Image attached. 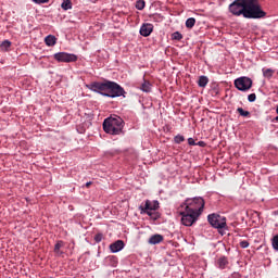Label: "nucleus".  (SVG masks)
Listing matches in <instances>:
<instances>
[{"label":"nucleus","mask_w":278,"mask_h":278,"mask_svg":"<svg viewBox=\"0 0 278 278\" xmlns=\"http://www.w3.org/2000/svg\"><path fill=\"white\" fill-rule=\"evenodd\" d=\"M216 266L219 270H225L229 266V258L225 255L219 256L216 261Z\"/></svg>","instance_id":"15"},{"label":"nucleus","mask_w":278,"mask_h":278,"mask_svg":"<svg viewBox=\"0 0 278 278\" xmlns=\"http://www.w3.org/2000/svg\"><path fill=\"white\" fill-rule=\"evenodd\" d=\"M181 142H186V137H184V135H176L174 137V143L175 144H181Z\"/></svg>","instance_id":"27"},{"label":"nucleus","mask_w":278,"mask_h":278,"mask_svg":"<svg viewBox=\"0 0 278 278\" xmlns=\"http://www.w3.org/2000/svg\"><path fill=\"white\" fill-rule=\"evenodd\" d=\"M195 147L205 148V147H207V143L205 141H198V142H195Z\"/></svg>","instance_id":"37"},{"label":"nucleus","mask_w":278,"mask_h":278,"mask_svg":"<svg viewBox=\"0 0 278 278\" xmlns=\"http://www.w3.org/2000/svg\"><path fill=\"white\" fill-rule=\"evenodd\" d=\"M61 8L65 12L68 10H73V1L72 0H63V2L61 3Z\"/></svg>","instance_id":"22"},{"label":"nucleus","mask_w":278,"mask_h":278,"mask_svg":"<svg viewBox=\"0 0 278 278\" xmlns=\"http://www.w3.org/2000/svg\"><path fill=\"white\" fill-rule=\"evenodd\" d=\"M271 245H273L274 251H278V235H275L271 238Z\"/></svg>","instance_id":"29"},{"label":"nucleus","mask_w":278,"mask_h":278,"mask_svg":"<svg viewBox=\"0 0 278 278\" xmlns=\"http://www.w3.org/2000/svg\"><path fill=\"white\" fill-rule=\"evenodd\" d=\"M256 99H257V96L255 93H250L248 96L249 103H255Z\"/></svg>","instance_id":"33"},{"label":"nucleus","mask_w":278,"mask_h":278,"mask_svg":"<svg viewBox=\"0 0 278 278\" xmlns=\"http://www.w3.org/2000/svg\"><path fill=\"white\" fill-rule=\"evenodd\" d=\"M103 264L104 266L116 268V266H118V257L116 255H109L104 258Z\"/></svg>","instance_id":"14"},{"label":"nucleus","mask_w":278,"mask_h":278,"mask_svg":"<svg viewBox=\"0 0 278 278\" xmlns=\"http://www.w3.org/2000/svg\"><path fill=\"white\" fill-rule=\"evenodd\" d=\"M12 47V41L5 39L0 43L1 51H9V49Z\"/></svg>","instance_id":"24"},{"label":"nucleus","mask_w":278,"mask_h":278,"mask_svg":"<svg viewBox=\"0 0 278 278\" xmlns=\"http://www.w3.org/2000/svg\"><path fill=\"white\" fill-rule=\"evenodd\" d=\"M273 73H275V71L267 68V70H263V75L264 77H267V79H270V77H273Z\"/></svg>","instance_id":"30"},{"label":"nucleus","mask_w":278,"mask_h":278,"mask_svg":"<svg viewBox=\"0 0 278 278\" xmlns=\"http://www.w3.org/2000/svg\"><path fill=\"white\" fill-rule=\"evenodd\" d=\"M185 25H186L187 29H192V27H194V25H197V18H194V17L187 18Z\"/></svg>","instance_id":"23"},{"label":"nucleus","mask_w":278,"mask_h":278,"mask_svg":"<svg viewBox=\"0 0 278 278\" xmlns=\"http://www.w3.org/2000/svg\"><path fill=\"white\" fill-rule=\"evenodd\" d=\"M153 88V85H151V83L149 80H143V83L141 84L140 90H142V92H151Z\"/></svg>","instance_id":"20"},{"label":"nucleus","mask_w":278,"mask_h":278,"mask_svg":"<svg viewBox=\"0 0 278 278\" xmlns=\"http://www.w3.org/2000/svg\"><path fill=\"white\" fill-rule=\"evenodd\" d=\"M136 10H144L147 8V2L144 0H137L135 4Z\"/></svg>","instance_id":"26"},{"label":"nucleus","mask_w":278,"mask_h":278,"mask_svg":"<svg viewBox=\"0 0 278 278\" xmlns=\"http://www.w3.org/2000/svg\"><path fill=\"white\" fill-rule=\"evenodd\" d=\"M152 18H153L154 21H157V20L162 18V15H160V14H154V15H152Z\"/></svg>","instance_id":"38"},{"label":"nucleus","mask_w":278,"mask_h":278,"mask_svg":"<svg viewBox=\"0 0 278 278\" xmlns=\"http://www.w3.org/2000/svg\"><path fill=\"white\" fill-rule=\"evenodd\" d=\"M62 247H64V241L63 240L56 241V243L54 245V253L56 255H64V252L60 251V249H62Z\"/></svg>","instance_id":"21"},{"label":"nucleus","mask_w":278,"mask_h":278,"mask_svg":"<svg viewBox=\"0 0 278 278\" xmlns=\"http://www.w3.org/2000/svg\"><path fill=\"white\" fill-rule=\"evenodd\" d=\"M33 3H37V5H42L43 3H49V0H31Z\"/></svg>","instance_id":"34"},{"label":"nucleus","mask_w":278,"mask_h":278,"mask_svg":"<svg viewBox=\"0 0 278 278\" xmlns=\"http://www.w3.org/2000/svg\"><path fill=\"white\" fill-rule=\"evenodd\" d=\"M94 242H97V244H99V242H101V240H103V232H98L94 235L93 237Z\"/></svg>","instance_id":"31"},{"label":"nucleus","mask_w":278,"mask_h":278,"mask_svg":"<svg viewBox=\"0 0 278 278\" xmlns=\"http://www.w3.org/2000/svg\"><path fill=\"white\" fill-rule=\"evenodd\" d=\"M125 249V241L117 240L110 244V251L111 253H119V251H123Z\"/></svg>","instance_id":"13"},{"label":"nucleus","mask_w":278,"mask_h":278,"mask_svg":"<svg viewBox=\"0 0 278 278\" xmlns=\"http://www.w3.org/2000/svg\"><path fill=\"white\" fill-rule=\"evenodd\" d=\"M53 59L59 63L77 62V55L68 52H56L53 54Z\"/></svg>","instance_id":"11"},{"label":"nucleus","mask_w":278,"mask_h":278,"mask_svg":"<svg viewBox=\"0 0 278 278\" xmlns=\"http://www.w3.org/2000/svg\"><path fill=\"white\" fill-rule=\"evenodd\" d=\"M108 81L109 79L105 78L102 81H91L90 84L86 85V88H88V90H91V92L101 94V97H106Z\"/></svg>","instance_id":"8"},{"label":"nucleus","mask_w":278,"mask_h":278,"mask_svg":"<svg viewBox=\"0 0 278 278\" xmlns=\"http://www.w3.org/2000/svg\"><path fill=\"white\" fill-rule=\"evenodd\" d=\"M239 244L241 249H249V241L247 240L241 241Z\"/></svg>","instance_id":"36"},{"label":"nucleus","mask_w":278,"mask_h":278,"mask_svg":"<svg viewBox=\"0 0 278 278\" xmlns=\"http://www.w3.org/2000/svg\"><path fill=\"white\" fill-rule=\"evenodd\" d=\"M248 3H260V0H245Z\"/></svg>","instance_id":"39"},{"label":"nucleus","mask_w":278,"mask_h":278,"mask_svg":"<svg viewBox=\"0 0 278 278\" xmlns=\"http://www.w3.org/2000/svg\"><path fill=\"white\" fill-rule=\"evenodd\" d=\"M207 223L213 229H217L219 236H225L229 231L227 226V217L218 213H212L207 215Z\"/></svg>","instance_id":"2"},{"label":"nucleus","mask_w":278,"mask_h":278,"mask_svg":"<svg viewBox=\"0 0 278 278\" xmlns=\"http://www.w3.org/2000/svg\"><path fill=\"white\" fill-rule=\"evenodd\" d=\"M188 146L189 147H197V142L194 141V138H192V137L188 138Z\"/></svg>","instance_id":"35"},{"label":"nucleus","mask_w":278,"mask_h":278,"mask_svg":"<svg viewBox=\"0 0 278 278\" xmlns=\"http://www.w3.org/2000/svg\"><path fill=\"white\" fill-rule=\"evenodd\" d=\"M235 275H237L238 277H240V274H239V273H237V274L235 273Z\"/></svg>","instance_id":"43"},{"label":"nucleus","mask_w":278,"mask_h":278,"mask_svg":"<svg viewBox=\"0 0 278 278\" xmlns=\"http://www.w3.org/2000/svg\"><path fill=\"white\" fill-rule=\"evenodd\" d=\"M47 47H55L58 45V38L54 35H48L45 37Z\"/></svg>","instance_id":"17"},{"label":"nucleus","mask_w":278,"mask_h":278,"mask_svg":"<svg viewBox=\"0 0 278 278\" xmlns=\"http://www.w3.org/2000/svg\"><path fill=\"white\" fill-rule=\"evenodd\" d=\"M100 256H101V252H98L97 257H100Z\"/></svg>","instance_id":"42"},{"label":"nucleus","mask_w":278,"mask_h":278,"mask_svg":"<svg viewBox=\"0 0 278 278\" xmlns=\"http://www.w3.org/2000/svg\"><path fill=\"white\" fill-rule=\"evenodd\" d=\"M212 94L218 96L220 94V89L218 88V85H214L211 89Z\"/></svg>","instance_id":"32"},{"label":"nucleus","mask_w":278,"mask_h":278,"mask_svg":"<svg viewBox=\"0 0 278 278\" xmlns=\"http://www.w3.org/2000/svg\"><path fill=\"white\" fill-rule=\"evenodd\" d=\"M147 216H149L150 220H153V223H155L156 220H160V218H162V213L157 212V211H152L150 213H146Z\"/></svg>","instance_id":"18"},{"label":"nucleus","mask_w":278,"mask_h":278,"mask_svg":"<svg viewBox=\"0 0 278 278\" xmlns=\"http://www.w3.org/2000/svg\"><path fill=\"white\" fill-rule=\"evenodd\" d=\"M247 0H235L228 7V10L232 16H245L247 13Z\"/></svg>","instance_id":"7"},{"label":"nucleus","mask_w":278,"mask_h":278,"mask_svg":"<svg viewBox=\"0 0 278 278\" xmlns=\"http://www.w3.org/2000/svg\"><path fill=\"white\" fill-rule=\"evenodd\" d=\"M237 112H238L239 116H242L243 118H251V112L245 111L242 108H238Z\"/></svg>","instance_id":"25"},{"label":"nucleus","mask_w":278,"mask_h":278,"mask_svg":"<svg viewBox=\"0 0 278 278\" xmlns=\"http://www.w3.org/2000/svg\"><path fill=\"white\" fill-rule=\"evenodd\" d=\"M140 214H149L151 212H157L160 210V201L157 200H146L144 203L138 207Z\"/></svg>","instance_id":"10"},{"label":"nucleus","mask_w":278,"mask_h":278,"mask_svg":"<svg viewBox=\"0 0 278 278\" xmlns=\"http://www.w3.org/2000/svg\"><path fill=\"white\" fill-rule=\"evenodd\" d=\"M201 214L202 213H197L194 210L184 208V211L179 212V215L181 216V225L185 227H192V225L199 220Z\"/></svg>","instance_id":"6"},{"label":"nucleus","mask_w":278,"mask_h":278,"mask_svg":"<svg viewBox=\"0 0 278 278\" xmlns=\"http://www.w3.org/2000/svg\"><path fill=\"white\" fill-rule=\"evenodd\" d=\"M148 242H149L150 244H153V245L160 244L161 242H164V236H162V235H160V233L152 235V236L149 238Z\"/></svg>","instance_id":"16"},{"label":"nucleus","mask_w":278,"mask_h":278,"mask_svg":"<svg viewBox=\"0 0 278 278\" xmlns=\"http://www.w3.org/2000/svg\"><path fill=\"white\" fill-rule=\"evenodd\" d=\"M125 127V121L118 115H111L104 118L102 123V129L110 136H121Z\"/></svg>","instance_id":"1"},{"label":"nucleus","mask_w":278,"mask_h":278,"mask_svg":"<svg viewBox=\"0 0 278 278\" xmlns=\"http://www.w3.org/2000/svg\"><path fill=\"white\" fill-rule=\"evenodd\" d=\"M207 84H210V78H207V76L202 75L199 77V79H198L199 88H205L207 86Z\"/></svg>","instance_id":"19"},{"label":"nucleus","mask_w":278,"mask_h":278,"mask_svg":"<svg viewBox=\"0 0 278 278\" xmlns=\"http://www.w3.org/2000/svg\"><path fill=\"white\" fill-rule=\"evenodd\" d=\"M154 26L151 23H143L139 29L140 36L143 38H149L151 34H153Z\"/></svg>","instance_id":"12"},{"label":"nucleus","mask_w":278,"mask_h":278,"mask_svg":"<svg viewBox=\"0 0 278 278\" xmlns=\"http://www.w3.org/2000/svg\"><path fill=\"white\" fill-rule=\"evenodd\" d=\"M244 18L260 20L266 18V11L262 10V4L248 2Z\"/></svg>","instance_id":"4"},{"label":"nucleus","mask_w":278,"mask_h":278,"mask_svg":"<svg viewBox=\"0 0 278 278\" xmlns=\"http://www.w3.org/2000/svg\"><path fill=\"white\" fill-rule=\"evenodd\" d=\"M172 40H177V41L184 40V35L179 31H175L172 34Z\"/></svg>","instance_id":"28"},{"label":"nucleus","mask_w":278,"mask_h":278,"mask_svg":"<svg viewBox=\"0 0 278 278\" xmlns=\"http://www.w3.org/2000/svg\"><path fill=\"white\" fill-rule=\"evenodd\" d=\"M179 210H193V212L203 214V210H205V200L202 197L187 198L180 204Z\"/></svg>","instance_id":"3"},{"label":"nucleus","mask_w":278,"mask_h":278,"mask_svg":"<svg viewBox=\"0 0 278 278\" xmlns=\"http://www.w3.org/2000/svg\"><path fill=\"white\" fill-rule=\"evenodd\" d=\"M90 186H92V181H88L85 184V188H90Z\"/></svg>","instance_id":"40"},{"label":"nucleus","mask_w":278,"mask_h":278,"mask_svg":"<svg viewBox=\"0 0 278 278\" xmlns=\"http://www.w3.org/2000/svg\"><path fill=\"white\" fill-rule=\"evenodd\" d=\"M106 97L109 99H116L118 97H123L125 99V97H127V91H125V88H123L118 83L108 80Z\"/></svg>","instance_id":"5"},{"label":"nucleus","mask_w":278,"mask_h":278,"mask_svg":"<svg viewBox=\"0 0 278 278\" xmlns=\"http://www.w3.org/2000/svg\"><path fill=\"white\" fill-rule=\"evenodd\" d=\"M115 151H106V155H115Z\"/></svg>","instance_id":"41"},{"label":"nucleus","mask_w":278,"mask_h":278,"mask_svg":"<svg viewBox=\"0 0 278 278\" xmlns=\"http://www.w3.org/2000/svg\"><path fill=\"white\" fill-rule=\"evenodd\" d=\"M235 88L240 92H249L253 88V79L248 76H241L233 81Z\"/></svg>","instance_id":"9"}]
</instances>
